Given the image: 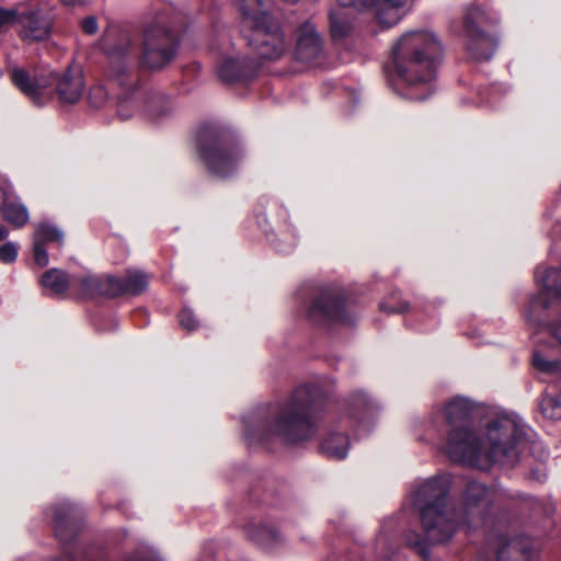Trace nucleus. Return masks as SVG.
Returning a JSON list of instances; mask_svg holds the SVG:
<instances>
[{
	"label": "nucleus",
	"instance_id": "1",
	"mask_svg": "<svg viewBox=\"0 0 561 561\" xmlns=\"http://www.w3.org/2000/svg\"><path fill=\"white\" fill-rule=\"evenodd\" d=\"M449 479L438 476L426 480L415 492L414 505L419 510L424 536L409 533L405 545L424 561L430 559L431 545L447 542L460 526L477 527L488 519L493 499L488 485L468 481L460 495V512L449 507Z\"/></svg>",
	"mask_w": 561,
	"mask_h": 561
},
{
	"label": "nucleus",
	"instance_id": "2",
	"mask_svg": "<svg viewBox=\"0 0 561 561\" xmlns=\"http://www.w3.org/2000/svg\"><path fill=\"white\" fill-rule=\"evenodd\" d=\"M180 39L170 27L153 22L142 32L140 42L123 27H110L101 46L110 58L108 78L129 95L140 85L144 72L162 70L175 57Z\"/></svg>",
	"mask_w": 561,
	"mask_h": 561
},
{
	"label": "nucleus",
	"instance_id": "3",
	"mask_svg": "<svg viewBox=\"0 0 561 561\" xmlns=\"http://www.w3.org/2000/svg\"><path fill=\"white\" fill-rule=\"evenodd\" d=\"M325 401L319 386H298L272 419H244V437L251 446L266 445L274 437L290 446L307 442L318 431L319 414Z\"/></svg>",
	"mask_w": 561,
	"mask_h": 561
},
{
	"label": "nucleus",
	"instance_id": "4",
	"mask_svg": "<svg viewBox=\"0 0 561 561\" xmlns=\"http://www.w3.org/2000/svg\"><path fill=\"white\" fill-rule=\"evenodd\" d=\"M443 56V45L433 32L410 31L398 39L392 48V65L404 84L407 99L421 102L434 94Z\"/></svg>",
	"mask_w": 561,
	"mask_h": 561
},
{
	"label": "nucleus",
	"instance_id": "5",
	"mask_svg": "<svg viewBox=\"0 0 561 561\" xmlns=\"http://www.w3.org/2000/svg\"><path fill=\"white\" fill-rule=\"evenodd\" d=\"M540 290L529 300L526 319L547 332L548 339L533 352L531 364L542 374L561 371V268L536 270Z\"/></svg>",
	"mask_w": 561,
	"mask_h": 561
},
{
	"label": "nucleus",
	"instance_id": "6",
	"mask_svg": "<svg viewBox=\"0 0 561 561\" xmlns=\"http://www.w3.org/2000/svg\"><path fill=\"white\" fill-rule=\"evenodd\" d=\"M196 149L208 172L219 179L233 175L244 158L238 135L232 129L215 123L199 126L196 133Z\"/></svg>",
	"mask_w": 561,
	"mask_h": 561
},
{
	"label": "nucleus",
	"instance_id": "7",
	"mask_svg": "<svg viewBox=\"0 0 561 561\" xmlns=\"http://www.w3.org/2000/svg\"><path fill=\"white\" fill-rule=\"evenodd\" d=\"M445 420L449 427L446 438L448 457L455 462L478 466L482 440L474 430V404L462 397L451 399L445 405Z\"/></svg>",
	"mask_w": 561,
	"mask_h": 561
},
{
	"label": "nucleus",
	"instance_id": "8",
	"mask_svg": "<svg viewBox=\"0 0 561 561\" xmlns=\"http://www.w3.org/2000/svg\"><path fill=\"white\" fill-rule=\"evenodd\" d=\"M242 14V32L260 54L279 55L284 49L282 25L270 12L271 0H232ZM294 3L297 0H284Z\"/></svg>",
	"mask_w": 561,
	"mask_h": 561
},
{
	"label": "nucleus",
	"instance_id": "9",
	"mask_svg": "<svg viewBox=\"0 0 561 561\" xmlns=\"http://www.w3.org/2000/svg\"><path fill=\"white\" fill-rule=\"evenodd\" d=\"M73 295L80 299L122 296H139L149 285L148 275L138 270H127L122 277L111 274L75 275Z\"/></svg>",
	"mask_w": 561,
	"mask_h": 561
},
{
	"label": "nucleus",
	"instance_id": "10",
	"mask_svg": "<svg viewBox=\"0 0 561 561\" xmlns=\"http://www.w3.org/2000/svg\"><path fill=\"white\" fill-rule=\"evenodd\" d=\"M496 20L479 5L469 7L462 21L465 49L477 61L491 59L499 46Z\"/></svg>",
	"mask_w": 561,
	"mask_h": 561
},
{
	"label": "nucleus",
	"instance_id": "11",
	"mask_svg": "<svg viewBox=\"0 0 561 561\" xmlns=\"http://www.w3.org/2000/svg\"><path fill=\"white\" fill-rule=\"evenodd\" d=\"M485 436L490 445L485 457L490 465L518 461L516 447L525 436L523 426L507 416L493 417L486 423Z\"/></svg>",
	"mask_w": 561,
	"mask_h": 561
},
{
	"label": "nucleus",
	"instance_id": "12",
	"mask_svg": "<svg viewBox=\"0 0 561 561\" xmlns=\"http://www.w3.org/2000/svg\"><path fill=\"white\" fill-rule=\"evenodd\" d=\"M306 317L316 325L339 323L352 325L354 318L350 308V296L343 289L325 287L306 305Z\"/></svg>",
	"mask_w": 561,
	"mask_h": 561
},
{
	"label": "nucleus",
	"instance_id": "13",
	"mask_svg": "<svg viewBox=\"0 0 561 561\" xmlns=\"http://www.w3.org/2000/svg\"><path fill=\"white\" fill-rule=\"evenodd\" d=\"M239 13H241L239 11ZM240 32L247 45L252 49L256 57L250 56H229L225 57L217 66V75L221 82L226 84H242L250 83L259 73L262 66L260 59L274 60L278 59L286 50L285 34H283L284 49L283 51L274 57H265L250 44L249 39L242 32V14H240ZM282 33H284L282 31Z\"/></svg>",
	"mask_w": 561,
	"mask_h": 561
},
{
	"label": "nucleus",
	"instance_id": "14",
	"mask_svg": "<svg viewBox=\"0 0 561 561\" xmlns=\"http://www.w3.org/2000/svg\"><path fill=\"white\" fill-rule=\"evenodd\" d=\"M53 528L56 539L64 545L60 556L48 561H80L75 541L83 527V515L72 504H58L51 507Z\"/></svg>",
	"mask_w": 561,
	"mask_h": 561
},
{
	"label": "nucleus",
	"instance_id": "15",
	"mask_svg": "<svg viewBox=\"0 0 561 561\" xmlns=\"http://www.w3.org/2000/svg\"><path fill=\"white\" fill-rule=\"evenodd\" d=\"M294 58L311 67L319 66L324 58V44L316 25L306 21L296 31Z\"/></svg>",
	"mask_w": 561,
	"mask_h": 561
},
{
	"label": "nucleus",
	"instance_id": "16",
	"mask_svg": "<svg viewBox=\"0 0 561 561\" xmlns=\"http://www.w3.org/2000/svg\"><path fill=\"white\" fill-rule=\"evenodd\" d=\"M408 0H336L342 5H354L358 11H371L382 28L394 26L403 16L401 9Z\"/></svg>",
	"mask_w": 561,
	"mask_h": 561
},
{
	"label": "nucleus",
	"instance_id": "17",
	"mask_svg": "<svg viewBox=\"0 0 561 561\" xmlns=\"http://www.w3.org/2000/svg\"><path fill=\"white\" fill-rule=\"evenodd\" d=\"M51 81L56 83V92L64 104L77 103L84 90V81L80 71L67 69L62 76L51 73Z\"/></svg>",
	"mask_w": 561,
	"mask_h": 561
},
{
	"label": "nucleus",
	"instance_id": "18",
	"mask_svg": "<svg viewBox=\"0 0 561 561\" xmlns=\"http://www.w3.org/2000/svg\"><path fill=\"white\" fill-rule=\"evenodd\" d=\"M18 24L22 26L20 37L24 41H44L50 33L48 21L36 11L20 12Z\"/></svg>",
	"mask_w": 561,
	"mask_h": 561
},
{
	"label": "nucleus",
	"instance_id": "19",
	"mask_svg": "<svg viewBox=\"0 0 561 561\" xmlns=\"http://www.w3.org/2000/svg\"><path fill=\"white\" fill-rule=\"evenodd\" d=\"M12 83L36 105H42L41 99L45 94L46 85L36 76L24 68L14 67L10 72Z\"/></svg>",
	"mask_w": 561,
	"mask_h": 561
},
{
	"label": "nucleus",
	"instance_id": "20",
	"mask_svg": "<svg viewBox=\"0 0 561 561\" xmlns=\"http://www.w3.org/2000/svg\"><path fill=\"white\" fill-rule=\"evenodd\" d=\"M75 275L60 268H49L43 273L39 283L43 288L50 291V296L64 298L68 290L73 293Z\"/></svg>",
	"mask_w": 561,
	"mask_h": 561
},
{
	"label": "nucleus",
	"instance_id": "21",
	"mask_svg": "<svg viewBox=\"0 0 561 561\" xmlns=\"http://www.w3.org/2000/svg\"><path fill=\"white\" fill-rule=\"evenodd\" d=\"M495 561H530V548L516 539L500 534L495 537Z\"/></svg>",
	"mask_w": 561,
	"mask_h": 561
},
{
	"label": "nucleus",
	"instance_id": "22",
	"mask_svg": "<svg viewBox=\"0 0 561 561\" xmlns=\"http://www.w3.org/2000/svg\"><path fill=\"white\" fill-rule=\"evenodd\" d=\"M339 9L331 10L329 13L330 34L334 42L347 37L353 30V16L350 8L354 5H342L337 2Z\"/></svg>",
	"mask_w": 561,
	"mask_h": 561
},
{
	"label": "nucleus",
	"instance_id": "23",
	"mask_svg": "<svg viewBox=\"0 0 561 561\" xmlns=\"http://www.w3.org/2000/svg\"><path fill=\"white\" fill-rule=\"evenodd\" d=\"M350 439L346 433L330 432L320 443V451L330 459L341 460L347 455Z\"/></svg>",
	"mask_w": 561,
	"mask_h": 561
},
{
	"label": "nucleus",
	"instance_id": "24",
	"mask_svg": "<svg viewBox=\"0 0 561 561\" xmlns=\"http://www.w3.org/2000/svg\"><path fill=\"white\" fill-rule=\"evenodd\" d=\"M245 534L251 541L266 550L273 549L282 540L279 531L265 524H249Z\"/></svg>",
	"mask_w": 561,
	"mask_h": 561
},
{
	"label": "nucleus",
	"instance_id": "25",
	"mask_svg": "<svg viewBox=\"0 0 561 561\" xmlns=\"http://www.w3.org/2000/svg\"><path fill=\"white\" fill-rule=\"evenodd\" d=\"M34 238L46 245L49 243H54L58 248H61L65 241V233L56 225L43 221L39 222L36 227Z\"/></svg>",
	"mask_w": 561,
	"mask_h": 561
},
{
	"label": "nucleus",
	"instance_id": "26",
	"mask_svg": "<svg viewBox=\"0 0 561 561\" xmlns=\"http://www.w3.org/2000/svg\"><path fill=\"white\" fill-rule=\"evenodd\" d=\"M145 110L151 117H162L171 110V100L162 93L152 92L146 99Z\"/></svg>",
	"mask_w": 561,
	"mask_h": 561
},
{
	"label": "nucleus",
	"instance_id": "27",
	"mask_svg": "<svg viewBox=\"0 0 561 561\" xmlns=\"http://www.w3.org/2000/svg\"><path fill=\"white\" fill-rule=\"evenodd\" d=\"M2 218L15 228H22L28 221V211L22 204L8 202L2 209Z\"/></svg>",
	"mask_w": 561,
	"mask_h": 561
},
{
	"label": "nucleus",
	"instance_id": "28",
	"mask_svg": "<svg viewBox=\"0 0 561 561\" xmlns=\"http://www.w3.org/2000/svg\"><path fill=\"white\" fill-rule=\"evenodd\" d=\"M539 409L541 414L549 420L561 419V391L558 394L546 392L542 394Z\"/></svg>",
	"mask_w": 561,
	"mask_h": 561
},
{
	"label": "nucleus",
	"instance_id": "29",
	"mask_svg": "<svg viewBox=\"0 0 561 561\" xmlns=\"http://www.w3.org/2000/svg\"><path fill=\"white\" fill-rule=\"evenodd\" d=\"M379 308L381 311L387 312L389 314L394 313H403L409 310L410 304L402 299H397L394 295L388 297L379 304Z\"/></svg>",
	"mask_w": 561,
	"mask_h": 561
},
{
	"label": "nucleus",
	"instance_id": "30",
	"mask_svg": "<svg viewBox=\"0 0 561 561\" xmlns=\"http://www.w3.org/2000/svg\"><path fill=\"white\" fill-rule=\"evenodd\" d=\"M33 259L35 264L39 267H45L49 263L46 244L39 242L35 238L33 240Z\"/></svg>",
	"mask_w": 561,
	"mask_h": 561
},
{
	"label": "nucleus",
	"instance_id": "31",
	"mask_svg": "<svg viewBox=\"0 0 561 561\" xmlns=\"http://www.w3.org/2000/svg\"><path fill=\"white\" fill-rule=\"evenodd\" d=\"M20 12L16 9H5L0 7V33L13 24L18 23Z\"/></svg>",
	"mask_w": 561,
	"mask_h": 561
},
{
	"label": "nucleus",
	"instance_id": "32",
	"mask_svg": "<svg viewBox=\"0 0 561 561\" xmlns=\"http://www.w3.org/2000/svg\"><path fill=\"white\" fill-rule=\"evenodd\" d=\"M18 247L9 241L0 245V262L4 264H11L16 261Z\"/></svg>",
	"mask_w": 561,
	"mask_h": 561
},
{
	"label": "nucleus",
	"instance_id": "33",
	"mask_svg": "<svg viewBox=\"0 0 561 561\" xmlns=\"http://www.w3.org/2000/svg\"><path fill=\"white\" fill-rule=\"evenodd\" d=\"M178 318L180 325L187 331H193L198 325L193 311L187 308L182 309Z\"/></svg>",
	"mask_w": 561,
	"mask_h": 561
},
{
	"label": "nucleus",
	"instance_id": "34",
	"mask_svg": "<svg viewBox=\"0 0 561 561\" xmlns=\"http://www.w3.org/2000/svg\"><path fill=\"white\" fill-rule=\"evenodd\" d=\"M80 26L82 32L87 35H94L99 30L96 18L93 15H89L82 19Z\"/></svg>",
	"mask_w": 561,
	"mask_h": 561
},
{
	"label": "nucleus",
	"instance_id": "35",
	"mask_svg": "<svg viewBox=\"0 0 561 561\" xmlns=\"http://www.w3.org/2000/svg\"><path fill=\"white\" fill-rule=\"evenodd\" d=\"M122 561H162L161 558L151 552H136L124 558Z\"/></svg>",
	"mask_w": 561,
	"mask_h": 561
},
{
	"label": "nucleus",
	"instance_id": "36",
	"mask_svg": "<svg viewBox=\"0 0 561 561\" xmlns=\"http://www.w3.org/2000/svg\"><path fill=\"white\" fill-rule=\"evenodd\" d=\"M98 98V101H93L95 106H100L106 99V92L102 87H96L91 89L90 91V99Z\"/></svg>",
	"mask_w": 561,
	"mask_h": 561
},
{
	"label": "nucleus",
	"instance_id": "37",
	"mask_svg": "<svg viewBox=\"0 0 561 561\" xmlns=\"http://www.w3.org/2000/svg\"><path fill=\"white\" fill-rule=\"evenodd\" d=\"M8 203V191L0 186V211L4 208Z\"/></svg>",
	"mask_w": 561,
	"mask_h": 561
},
{
	"label": "nucleus",
	"instance_id": "38",
	"mask_svg": "<svg viewBox=\"0 0 561 561\" xmlns=\"http://www.w3.org/2000/svg\"><path fill=\"white\" fill-rule=\"evenodd\" d=\"M9 234L8 229L4 225L0 224V241H3Z\"/></svg>",
	"mask_w": 561,
	"mask_h": 561
},
{
	"label": "nucleus",
	"instance_id": "39",
	"mask_svg": "<svg viewBox=\"0 0 561 561\" xmlns=\"http://www.w3.org/2000/svg\"><path fill=\"white\" fill-rule=\"evenodd\" d=\"M61 1L65 2L66 4H76L80 0H61Z\"/></svg>",
	"mask_w": 561,
	"mask_h": 561
},
{
	"label": "nucleus",
	"instance_id": "40",
	"mask_svg": "<svg viewBox=\"0 0 561 561\" xmlns=\"http://www.w3.org/2000/svg\"><path fill=\"white\" fill-rule=\"evenodd\" d=\"M138 313L145 314V311L144 310H138V311L135 312V314H138Z\"/></svg>",
	"mask_w": 561,
	"mask_h": 561
},
{
	"label": "nucleus",
	"instance_id": "41",
	"mask_svg": "<svg viewBox=\"0 0 561 561\" xmlns=\"http://www.w3.org/2000/svg\"><path fill=\"white\" fill-rule=\"evenodd\" d=\"M359 400L363 402V403H366V399L364 397H359Z\"/></svg>",
	"mask_w": 561,
	"mask_h": 561
}]
</instances>
